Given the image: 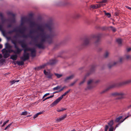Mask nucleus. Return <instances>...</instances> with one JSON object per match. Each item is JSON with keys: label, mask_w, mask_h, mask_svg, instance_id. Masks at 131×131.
I'll use <instances>...</instances> for the list:
<instances>
[{"label": "nucleus", "mask_w": 131, "mask_h": 131, "mask_svg": "<svg viewBox=\"0 0 131 131\" xmlns=\"http://www.w3.org/2000/svg\"><path fill=\"white\" fill-rule=\"evenodd\" d=\"M52 29V25L50 24L38 27V30L40 33L39 37L42 42L50 39L53 36V33L51 31Z\"/></svg>", "instance_id": "f257e3e1"}, {"label": "nucleus", "mask_w": 131, "mask_h": 131, "mask_svg": "<svg viewBox=\"0 0 131 131\" xmlns=\"http://www.w3.org/2000/svg\"><path fill=\"white\" fill-rule=\"evenodd\" d=\"M29 50H30V49L29 48H27L24 49V53L23 56L20 58L21 60L24 61H25L29 59V53L26 52V51Z\"/></svg>", "instance_id": "f03ea898"}, {"label": "nucleus", "mask_w": 131, "mask_h": 131, "mask_svg": "<svg viewBox=\"0 0 131 131\" xmlns=\"http://www.w3.org/2000/svg\"><path fill=\"white\" fill-rule=\"evenodd\" d=\"M112 95L114 96H119V99H120L124 98L126 94L123 92H115L113 93Z\"/></svg>", "instance_id": "7ed1b4c3"}, {"label": "nucleus", "mask_w": 131, "mask_h": 131, "mask_svg": "<svg viewBox=\"0 0 131 131\" xmlns=\"http://www.w3.org/2000/svg\"><path fill=\"white\" fill-rule=\"evenodd\" d=\"M13 43L14 44L15 48L16 50H14V53L15 54H19L22 50V49H19L17 46L16 43L14 41H12Z\"/></svg>", "instance_id": "20e7f679"}, {"label": "nucleus", "mask_w": 131, "mask_h": 131, "mask_svg": "<svg viewBox=\"0 0 131 131\" xmlns=\"http://www.w3.org/2000/svg\"><path fill=\"white\" fill-rule=\"evenodd\" d=\"M44 74L47 76V78L49 79H52L53 74L51 73L49 70H47V71L44 70L43 71Z\"/></svg>", "instance_id": "39448f33"}, {"label": "nucleus", "mask_w": 131, "mask_h": 131, "mask_svg": "<svg viewBox=\"0 0 131 131\" xmlns=\"http://www.w3.org/2000/svg\"><path fill=\"white\" fill-rule=\"evenodd\" d=\"M2 53L3 54V57L4 58H6L10 55L9 53L8 52V50L4 49L2 50Z\"/></svg>", "instance_id": "423d86ee"}, {"label": "nucleus", "mask_w": 131, "mask_h": 131, "mask_svg": "<svg viewBox=\"0 0 131 131\" xmlns=\"http://www.w3.org/2000/svg\"><path fill=\"white\" fill-rule=\"evenodd\" d=\"M129 117L128 116H127L123 120H120L122 118V116H121L119 117H118L116 119V121L117 122H119L121 123L123 122L125 119H126L127 118Z\"/></svg>", "instance_id": "0eeeda50"}, {"label": "nucleus", "mask_w": 131, "mask_h": 131, "mask_svg": "<svg viewBox=\"0 0 131 131\" xmlns=\"http://www.w3.org/2000/svg\"><path fill=\"white\" fill-rule=\"evenodd\" d=\"M93 82V81L92 80H90L88 81L87 84L88 86L86 89H85L86 90L88 89H90L93 88L92 86H90V85Z\"/></svg>", "instance_id": "6e6552de"}, {"label": "nucleus", "mask_w": 131, "mask_h": 131, "mask_svg": "<svg viewBox=\"0 0 131 131\" xmlns=\"http://www.w3.org/2000/svg\"><path fill=\"white\" fill-rule=\"evenodd\" d=\"M66 116L67 115L66 114L63 115L60 117L56 119V121H57V122H60L61 121L63 120L65 118Z\"/></svg>", "instance_id": "1a4fd4ad"}, {"label": "nucleus", "mask_w": 131, "mask_h": 131, "mask_svg": "<svg viewBox=\"0 0 131 131\" xmlns=\"http://www.w3.org/2000/svg\"><path fill=\"white\" fill-rule=\"evenodd\" d=\"M30 49V51L31 52V56L32 57H34L36 55V50L35 49H31L29 48ZM29 50H27L28 51Z\"/></svg>", "instance_id": "9d476101"}, {"label": "nucleus", "mask_w": 131, "mask_h": 131, "mask_svg": "<svg viewBox=\"0 0 131 131\" xmlns=\"http://www.w3.org/2000/svg\"><path fill=\"white\" fill-rule=\"evenodd\" d=\"M60 101V100H59L58 99H57L50 105V106L51 107H52L55 106Z\"/></svg>", "instance_id": "9b49d317"}, {"label": "nucleus", "mask_w": 131, "mask_h": 131, "mask_svg": "<svg viewBox=\"0 0 131 131\" xmlns=\"http://www.w3.org/2000/svg\"><path fill=\"white\" fill-rule=\"evenodd\" d=\"M74 77V75H72L68 77H67L65 78L64 80L65 82H67L68 81L72 79Z\"/></svg>", "instance_id": "f8f14e48"}, {"label": "nucleus", "mask_w": 131, "mask_h": 131, "mask_svg": "<svg viewBox=\"0 0 131 131\" xmlns=\"http://www.w3.org/2000/svg\"><path fill=\"white\" fill-rule=\"evenodd\" d=\"M17 56L16 54L12 55L11 56L10 58L13 60H15L17 59Z\"/></svg>", "instance_id": "ddd939ff"}, {"label": "nucleus", "mask_w": 131, "mask_h": 131, "mask_svg": "<svg viewBox=\"0 0 131 131\" xmlns=\"http://www.w3.org/2000/svg\"><path fill=\"white\" fill-rule=\"evenodd\" d=\"M26 18L25 17H22L21 18V24L22 25L23 23H24L26 21Z\"/></svg>", "instance_id": "4468645a"}, {"label": "nucleus", "mask_w": 131, "mask_h": 131, "mask_svg": "<svg viewBox=\"0 0 131 131\" xmlns=\"http://www.w3.org/2000/svg\"><path fill=\"white\" fill-rule=\"evenodd\" d=\"M17 63L18 65L21 66L23 65L24 64V62L23 61H17Z\"/></svg>", "instance_id": "2eb2a0df"}, {"label": "nucleus", "mask_w": 131, "mask_h": 131, "mask_svg": "<svg viewBox=\"0 0 131 131\" xmlns=\"http://www.w3.org/2000/svg\"><path fill=\"white\" fill-rule=\"evenodd\" d=\"M131 82V79L125 81L123 82V84H126L129 83Z\"/></svg>", "instance_id": "dca6fc26"}, {"label": "nucleus", "mask_w": 131, "mask_h": 131, "mask_svg": "<svg viewBox=\"0 0 131 131\" xmlns=\"http://www.w3.org/2000/svg\"><path fill=\"white\" fill-rule=\"evenodd\" d=\"M21 45L22 47L23 48H25V49H26L27 48H29L27 47V45L25 43H23L21 44Z\"/></svg>", "instance_id": "f3484780"}, {"label": "nucleus", "mask_w": 131, "mask_h": 131, "mask_svg": "<svg viewBox=\"0 0 131 131\" xmlns=\"http://www.w3.org/2000/svg\"><path fill=\"white\" fill-rule=\"evenodd\" d=\"M89 40L88 39H86L84 41V44L85 45H87L89 43Z\"/></svg>", "instance_id": "a211bd4d"}, {"label": "nucleus", "mask_w": 131, "mask_h": 131, "mask_svg": "<svg viewBox=\"0 0 131 131\" xmlns=\"http://www.w3.org/2000/svg\"><path fill=\"white\" fill-rule=\"evenodd\" d=\"M37 46L39 48H43V46L42 44L41 43L37 45Z\"/></svg>", "instance_id": "6ab92c4d"}, {"label": "nucleus", "mask_w": 131, "mask_h": 131, "mask_svg": "<svg viewBox=\"0 0 131 131\" xmlns=\"http://www.w3.org/2000/svg\"><path fill=\"white\" fill-rule=\"evenodd\" d=\"M54 96V94H53L52 95H51L50 96L48 97H47L46 98H45V99H43V101H44L46 100H47L48 99H49L50 98H52Z\"/></svg>", "instance_id": "aec40b11"}, {"label": "nucleus", "mask_w": 131, "mask_h": 131, "mask_svg": "<svg viewBox=\"0 0 131 131\" xmlns=\"http://www.w3.org/2000/svg\"><path fill=\"white\" fill-rule=\"evenodd\" d=\"M6 48L8 49H10L12 47V46L8 43L6 44Z\"/></svg>", "instance_id": "412c9836"}, {"label": "nucleus", "mask_w": 131, "mask_h": 131, "mask_svg": "<svg viewBox=\"0 0 131 131\" xmlns=\"http://www.w3.org/2000/svg\"><path fill=\"white\" fill-rule=\"evenodd\" d=\"M54 74L57 76L58 78H59L62 76V75L61 74H59L56 73H55Z\"/></svg>", "instance_id": "4be33fe9"}, {"label": "nucleus", "mask_w": 131, "mask_h": 131, "mask_svg": "<svg viewBox=\"0 0 131 131\" xmlns=\"http://www.w3.org/2000/svg\"><path fill=\"white\" fill-rule=\"evenodd\" d=\"M91 7L93 9H96L98 8V7L97 4L93 5L91 6Z\"/></svg>", "instance_id": "5701e85b"}, {"label": "nucleus", "mask_w": 131, "mask_h": 131, "mask_svg": "<svg viewBox=\"0 0 131 131\" xmlns=\"http://www.w3.org/2000/svg\"><path fill=\"white\" fill-rule=\"evenodd\" d=\"M104 12H105V15H106L108 17H110L111 16L110 14L109 13H106L105 11H104Z\"/></svg>", "instance_id": "b1692460"}, {"label": "nucleus", "mask_w": 131, "mask_h": 131, "mask_svg": "<svg viewBox=\"0 0 131 131\" xmlns=\"http://www.w3.org/2000/svg\"><path fill=\"white\" fill-rule=\"evenodd\" d=\"M116 41L119 44H120L121 43L122 40L120 39H117Z\"/></svg>", "instance_id": "393cba45"}, {"label": "nucleus", "mask_w": 131, "mask_h": 131, "mask_svg": "<svg viewBox=\"0 0 131 131\" xmlns=\"http://www.w3.org/2000/svg\"><path fill=\"white\" fill-rule=\"evenodd\" d=\"M19 81V80H17L16 81L13 80L12 81H11L10 82V83H11V84H12L14 83H15L16 82H18Z\"/></svg>", "instance_id": "a878e982"}, {"label": "nucleus", "mask_w": 131, "mask_h": 131, "mask_svg": "<svg viewBox=\"0 0 131 131\" xmlns=\"http://www.w3.org/2000/svg\"><path fill=\"white\" fill-rule=\"evenodd\" d=\"M109 52L107 51H106L105 52V53L104 54V56L106 58L108 56V55H109Z\"/></svg>", "instance_id": "bb28decb"}, {"label": "nucleus", "mask_w": 131, "mask_h": 131, "mask_svg": "<svg viewBox=\"0 0 131 131\" xmlns=\"http://www.w3.org/2000/svg\"><path fill=\"white\" fill-rule=\"evenodd\" d=\"M60 87L59 86H58L56 87H54L53 89V90H58L60 88Z\"/></svg>", "instance_id": "cd10ccee"}, {"label": "nucleus", "mask_w": 131, "mask_h": 131, "mask_svg": "<svg viewBox=\"0 0 131 131\" xmlns=\"http://www.w3.org/2000/svg\"><path fill=\"white\" fill-rule=\"evenodd\" d=\"M113 121H111L108 123V124L110 126H112L113 125Z\"/></svg>", "instance_id": "c85d7f7f"}, {"label": "nucleus", "mask_w": 131, "mask_h": 131, "mask_svg": "<svg viewBox=\"0 0 131 131\" xmlns=\"http://www.w3.org/2000/svg\"><path fill=\"white\" fill-rule=\"evenodd\" d=\"M9 120H7V121H5V122H4V123H3V125H2V127H3L4 126H5V124H6L7 123H8V122H9Z\"/></svg>", "instance_id": "c756f323"}, {"label": "nucleus", "mask_w": 131, "mask_h": 131, "mask_svg": "<svg viewBox=\"0 0 131 131\" xmlns=\"http://www.w3.org/2000/svg\"><path fill=\"white\" fill-rule=\"evenodd\" d=\"M70 91V90H69L67 91L66 92L64 93L63 94V95L64 96L66 95Z\"/></svg>", "instance_id": "7c9ffc66"}, {"label": "nucleus", "mask_w": 131, "mask_h": 131, "mask_svg": "<svg viewBox=\"0 0 131 131\" xmlns=\"http://www.w3.org/2000/svg\"><path fill=\"white\" fill-rule=\"evenodd\" d=\"M110 27L111 28L112 31L114 32H115L116 31V29L112 26H110Z\"/></svg>", "instance_id": "2f4dec72"}, {"label": "nucleus", "mask_w": 131, "mask_h": 131, "mask_svg": "<svg viewBox=\"0 0 131 131\" xmlns=\"http://www.w3.org/2000/svg\"><path fill=\"white\" fill-rule=\"evenodd\" d=\"M107 1V0H103L99 2L100 3H105Z\"/></svg>", "instance_id": "473e14b6"}, {"label": "nucleus", "mask_w": 131, "mask_h": 131, "mask_svg": "<svg viewBox=\"0 0 131 131\" xmlns=\"http://www.w3.org/2000/svg\"><path fill=\"white\" fill-rule=\"evenodd\" d=\"M50 95V94L49 93H47L45 94L44 96L42 97V99H43L44 98H45L46 96H47L48 95Z\"/></svg>", "instance_id": "72a5a7b5"}, {"label": "nucleus", "mask_w": 131, "mask_h": 131, "mask_svg": "<svg viewBox=\"0 0 131 131\" xmlns=\"http://www.w3.org/2000/svg\"><path fill=\"white\" fill-rule=\"evenodd\" d=\"M22 115H26L27 114V111H25L21 113Z\"/></svg>", "instance_id": "f704fd0d"}, {"label": "nucleus", "mask_w": 131, "mask_h": 131, "mask_svg": "<svg viewBox=\"0 0 131 131\" xmlns=\"http://www.w3.org/2000/svg\"><path fill=\"white\" fill-rule=\"evenodd\" d=\"M85 79H86V78H85V77L84 79H83V81H82V82H80V85L81 84H83V83H84V82L85 81Z\"/></svg>", "instance_id": "c9c22d12"}, {"label": "nucleus", "mask_w": 131, "mask_h": 131, "mask_svg": "<svg viewBox=\"0 0 131 131\" xmlns=\"http://www.w3.org/2000/svg\"><path fill=\"white\" fill-rule=\"evenodd\" d=\"M64 96L62 94V95L60 96L58 98V99L60 101L62 99Z\"/></svg>", "instance_id": "e433bc0d"}, {"label": "nucleus", "mask_w": 131, "mask_h": 131, "mask_svg": "<svg viewBox=\"0 0 131 131\" xmlns=\"http://www.w3.org/2000/svg\"><path fill=\"white\" fill-rule=\"evenodd\" d=\"M66 110V109H63V108H61V109H59V110H57V111L58 112H61V111H62L63 110Z\"/></svg>", "instance_id": "4c0bfd02"}, {"label": "nucleus", "mask_w": 131, "mask_h": 131, "mask_svg": "<svg viewBox=\"0 0 131 131\" xmlns=\"http://www.w3.org/2000/svg\"><path fill=\"white\" fill-rule=\"evenodd\" d=\"M8 52L9 53L11 52H13L14 53V50H13L12 49H8Z\"/></svg>", "instance_id": "58836bf2"}, {"label": "nucleus", "mask_w": 131, "mask_h": 131, "mask_svg": "<svg viewBox=\"0 0 131 131\" xmlns=\"http://www.w3.org/2000/svg\"><path fill=\"white\" fill-rule=\"evenodd\" d=\"M108 127L107 125H106L105 126V131H107V130L108 129Z\"/></svg>", "instance_id": "ea45409f"}, {"label": "nucleus", "mask_w": 131, "mask_h": 131, "mask_svg": "<svg viewBox=\"0 0 131 131\" xmlns=\"http://www.w3.org/2000/svg\"><path fill=\"white\" fill-rule=\"evenodd\" d=\"M38 116V115L37 113H36L35 115L33 117V118L35 119Z\"/></svg>", "instance_id": "a19ab883"}, {"label": "nucleus", "mask_w": 131, "mask_h": 131, "mask_svg": "<svg viewBox=\"0 0 131 131\" xmlns=\"http://www.w3.org/2000/svg\"><path fill=\"white\" fill-rule=\"evenodd\" d=\"M75 81L74 82H73V83H72L71 84H70V86H73V85L75 83L76 81Z\"/></svg>", "instance_id": "79ce46f5"}, {"label": "nucleus", "mask_w": 131, "mask_h": 131, "mask_svg": "<svg viewBox=\"0 0 131 131\" xmlns=\"http://www.w3.org/2000/svg\"><path fill=\"white\" fill-rule=\"evenodd\" d=\"M97 5L98 7V8L99 7L102 6V5H102V4H97Z\"/></svg>", "instance_id": "37998d69"}, {"label": "nucleus", "mask_w": 131, "mask_h": 131, "mask_svg": "<svg viewBox=\"0 0 131 131\" xmlns=\"http://www.w3.org/2000/svg\"><path fill=\"white\" fill-rule=\"evenodd\" d=\"M131 50V48H128L127 49V51L128 52H129Z\"/></svg>", "instance_id": "c03bdc74"}, {"label": "nucleus", "mask_w": 131, "mask_h": 131, "mask_svg": "<svg viewBox=\"0 0 131 131\" xmlns=\"http://www.w3.org/2000/svg\"><path fill=\"white\" fill-rule=\"evenodd\" d=\"M130 56L128 55L126 56V58L127 59H129L130 58Z\"/></svg>", "instance_id": "a18cd8bd"}, {"label": "nucleus", "mask_w": 131, "mask_h": 131, "mask_svg": "<svg viewBox=\"0 0 131 131\" xmlns=\"http://www.w3.org/2000/svg\"><path fill=\"white\" fill-rule=\"evenodd\" d=\"M113 127H111L110 128L109 131H113Z\"/></svg>", "instance_id": "49530a36"}, {"label": "nucleus", "mask_w": 131, "mask_h": 131, "mask_svg": "<svg viewBox=\"0 0 131 131\" xmlns=\"http://www.w3.org/2000/svg\"><path fill=\"white\" fill-rule=\"evenodd\" d=\"M126 7L131 10V8L127 6H126Z\"/></svg>", "instance_id": "de8ad7c7"}, {"label": "nucleus", "mask_w": 131, "mask_h": 131, "mask_svg": "<svg viewBox=\"0 0 131 131\" xmlns=\"http://www.w3.org/2000/svg\"><path fill=\"white\" fill-rule=\"evenodd\" d=\"M43 113V112H38L37 113V114H38V115L40 114H42V113Z\"/></svg>", "instance_id": "09e8293b"}, {"label": "nucleus", "mask_w": 131, "mask_h": 131, "mask_svg": "<svg viewBox=\"0 0 131 131\" xmlns=\"http://www.w3.org/2000/svg\"><path fill=\"white\" fill-rule=\"evenodd\" d=\"M43 113V112H38L37 113V114H38V115L40 114H42V113Z\"/></svg>", "instance_id": "8fccbe9b"}, {"label": "nucleus", "mask_w": 131, "mask_h": 131, "mask_svg": "<svg viewBox=\"0 0 131 131\" xmlns=\"http://www.w3.org/2000/svg\"><path fill=\"white\" fill-rule=\"evenodd\" d=\"M65 88V87H63V88H62V89H61L59 91V92H60L62 91L63 89Z\"/></svg>", "instance_id": "3c124183"}, {"label": "nucleus", "mask_w": 131, "mask_h": 131, "mask_svg": "<svg viewBox=\"0 0 131 131\" xmlns=\"http://www.w3.org/2000/svg\"><path fill=\"white\" fill-rule=\"evenodd\" d=\"M2 29V25H0V30H1Z\"/></svg>", "instance_id": "603ef678"}, {"label": "nucleus", "mask_w": 131, "mask_h": 131, "mask_svg": "<svg viewBox=\"0 0 131 131\" xmlns=\"http://www.w3.org/2000/svg\"><path fill=\"white\" fill-rule=\"evenodd\" d=\"M0 16L2 17H3V15L2 13H0Z\"/></svg>", "instance_id": "864d4df0"}, {"label": "nucleus", "mask_w": 131, "mask_h": 131, "mask_svg": "<svg viewBox=\"0 0 131 131\" xmlns=\"http://www.w3.org/2000/svg\"><path fill=\"white\" fill-rule=\"evenodd\" d=\"M123 60V59L122 58H121L120 59V62H121L122 60Z\"/></svg>", "instance_id": "5fc2aeb1"}, {"label": "nucleus", "mask_w": 131, "mask_h": 131, "mask_svg": "<svg viewBox=\"0 0 131 131\" xmlns=\"http://www.w3.org/2000/svg\"><path fill=\"white\" fill-rule=\"evenodd\" d=\"M2 55L1 54H0V59H1L2 58Z\"/></svg>", "instance_id": "6e6d98bb"}, {"label": "nucleus", "mask_w": 131, "mask_h": 131, "mask_svg": "<svg viewBox=\"0 0 131 131\" xmlns=\"http://www.w3.org/2000/svg\"><path fill=\"white\" fill-rule=\"evenodd\" d=\"M2 48V45L0 44V48Z\"/></svg>", "instance_id": "4d7b16f0"}, {"label": "nucleus", "mask_w": 131, "mask_h": 131, "mask_svg": "<svg viewBox=\"0 0 131 131\" xmlns=\"http://www.w3.org/2000/svg\"><path fill=\"white\" fill-rule=\"evenodd\" d=\"M117 63V62H114L113 64V65H115V64H116Z\"/></svg>", "instance_id": "13d9d810"}, {"label": "nucleus", "mask_w": 131, "mask_h": 131, "mask_svg": "<svg viewBox=\"0 0 131 131\" xmlns=\"http://www.w3.org/2000/svg\"><path fill=\"white\" fill-rule=\"evenodd\" d=\"M102 5H102V6H105V4H102Z\"/></svg>", "instance_id": "bf43d9fd"}, {"label": "nucleus", "mask_w": 131, "mask_h": 131, "mask_svg": "<svg viewBox=\"0 0 131 131\" xmlns=\"http://www.w3.org/2000/svg\"><path fill=\"white\" fill-rule=\"evenodd\" d=\"M59 92L58 91H57V92H54L53 93V94L54 93H58V92Z\"/></svg>", "instance_id": "052dcab7"}, {"label": "nucleus", "mask_w": 131, "mask_h": 131, "mask_svg": "<svg viewBox=\"0 0 131 131\" xmlns=\"http://www.w3.org/2000/svg\"><path fill=\"white\" fill-rule=\"evenodd\" d=\"M8 128L6 127V128H5L4 129L5 130H6V129H7V128Z\"/></svg>", "instance_id": "680f3d73"}, {"label": "nucleus", "mask_w": 131, "mask_h": 131, "mask_svg": "<svg viewBox=\"0 0 131 131\" xmlns=\"http://www.w3.org/2000/svg\"><path fill=\"white\" fill-rule=\"evenodd\" d=\"M11 125H12V124H11V123H10V124H9L8 125H9V126H10H10Z\"/></svg>", "instance_id": "e2e57ef3"}, {"label": "nucleus", "mask_w": 131, "mask_h": 131, "mask_svg": "<svg viewBox=\"0 0 131 131\" xmlns=\"http://www.w3.org/2000/svg\"><path fill=\"white\" fill-rule=\"evenodd\" d=\"M2 121H1V122H0V124H2Z\"/></svg>", "instance_id": "0e129e2a"}, {"label": "nucleus", "mask_w": 131, "mask_h": 131, "mask_svg": "<svg viewBox=\"0 0 131 131\" xmlns=\"http://www.w3.org/2000/svg\"><path fill=\"white\" fill-rule=\"evenodd\" d=\"M44 66H44V65H43L41 67V68H42L43 67H44Z\"/></svg>", "instance_id": "69168bd1"}, {"label": "nucleus", "mask_w": 131, "mask_h": 131, "mask_svg": "<svg viewBox=\"0 0 131 131\" xmlns=\"http://www.w3.org/2000/svg\"><path fill=\"white\" fill-rule=\"evenodd\" d=\"M108 67H109V68H111V67L109 65H108Z\"/></svg>", "instance_id": "338daca9"}, {"label": "nucleus", "mask_w": 131, "mask_h": 131, "mask_svg": "<svg viewBox=\"0 0 131 131\" xmlns=\"http://www.w3.org/2000/svg\"><path fill=\"white\" fill-rule=\"evenodd\" d=\"M7 128H8V127H10V126H9V125H8V126H7Z\"/></svg>", "instance_id": "774afa93"}]
</instances>
